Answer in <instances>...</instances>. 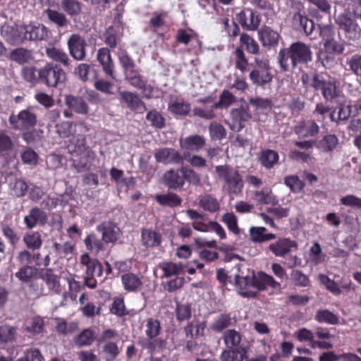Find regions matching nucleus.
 I'll use <instances>...</instances> for the list:
<instances>
[{
  "label": "nucleus",
  "instance_id": "f257e3e1",
  "mask_svg": "<svg viewBox=\"0 0 361 361\" xmlns=\"http://www.w3.org/2000/svg\"><path fill=\"white\" fill-rule=\"evenodd\" d=\"M282 71H288L298 63H307L312 60V51L308 46L302 42H295L289 48L281 49L278 56Z\"/></svg>",
  "mask_w": 361,
  "mask_h": 361
},
{
  "label": "nucleus",
  "instance_id": "f03ea898",
  "mask_svg": "<svg viewBox=\"0 0 361 361\" xmlns=\"http://www.w3.org/2000/svg\"><path fill=\"white\" fill-rule=\"evenodd\" d=\"M236 285L240 287V294L245 297H254L257 291L266 289L268 286L273 288L280 287L271 276L260 272L252 279L248 277H237Z\"/></svg>",
  "mask_w": 361,
  "mask_h": 361
},
{
  "label": "nucleus",
  "instance_id": "7ed1b4c3",
  "mask_svg": "<svg viewBox=\"0 0 361 361\" xmlns=\"http://www.w3.org/2000/svg\"><path fill=\"white\" fill-rule=\"evenodd\" d=\"M215 173L222 183V190L229 195H238L242 192L244 183L239 171L229 166L220 165L215 167Z\"/></svg>",
  "mask_w": 361,
  "mask_h": 361
},
{
  "label": "nucleus",
  "instance_id": "20e7f679",
  "mask_svg": "<svg viewBox=\"0 0 361 361\" xmlns=\"http://www.w3.org/2000/svg\"><path fill=\"white\" fill-rule=\"evenodd\" d=\"M301 80L306 87H313L317 90H321L323 97L331 100L338 95V90L334 79L322 75H308L303 73Z\"/></svg>",
  "mask_w": 361,
  "mask_h": 361
},
{
  "label": "nucleus",
  "instance_id": "39448f33",
  "mask_svg": "<svg viewBox=\"0 0 361 361\" xmlns=\"http://www.w3.org/2000/svg\"><path fill=\"white\" fill-rule=\"evenodd\" d=\"M38 75L39 80L49 87H56L63 82L66 78L63 71L52 63H47L38 70Z\"/></svg>",
  "mask_w": 361,
  "mask_h": 361
},
{
  "label": "nucleus",
  "instance_id": "423d86ee",
  "mask_svg": "<svg viewBox=\"0 0 361 361\" xmlns=\"http://www.w3.org/2000/svg\"><path fill=\"white\" fill-rule=\"evenodd\" d=\"M9 121L17 130H27L33 128L37 123L36 115L30 109H25L18 115H11Z\"/></svg>",
  "mask_w": 361,
  "mask_h": 361
},
{
  "label": "nucleus",
  "instance_id": "0eeeda50",
  "mask_svg": "<svg viewBox=\"0 0 361 361\" xmlns=\"http://www.w3.org/2000/svg\"><path fill=\"white\" fill-rule=\"evenodd\" d=\"M298 249V243L289 238L281 237L271 243L268 250L276 257H285L293 250Z\"/></svg>",
  "mask_w": 361,
  "mask_h": 361
},
{
  "label": "nucleus",
  "instance_id": "6e6552de",
  "mask_svg": "<svg viewBox=\"0 0 361 361\" xmlns=\"http://www.w3.org/2000/svg\"><path fill=\"white\" fill-rule=\"evenodd\" d=\"M161 332V325L157 319L149 318L147 320L145 326V334L150 340L148 341V347L152 350L161 348L165 345V341L162 339H154Z\"/></svg>",
  "mask_w": 361,
  "mask_h": 361
},
{
  "label": "nucleus",
  "instance_id": "1a4fd4ad",
  "mask_svg": "<svg viewBox=\"0 0 361 361\" xmlns=\"http://www.w3.org/2000/svg\"><path fill=\"white\" fill-rule=\"evenodd\" d=\"M237 18L243 27L247 30H256L261 22L257 13L250 8H244L238 15Z\"/></svg>",
  "mask_w": 361,
  "mask_h": 361
},
{
  "label": "nucleus",
  "instance_id": "9d476101",
  "mask_svg": "<svg viewBox=\"0 0 361 361\" xmlns=\"http://www.w3.org/2000/svg\"><path fill=\"white\" fill-rule=\"evenodd\" d=\"M295 336L300 342H309L312 348L330 349L333 348V345L329 341L314 340V334L305 328L296 331Z\"/></svg>",
  "mask_w": 361,
  "mask_h": 361
},
{
  "label": "nucleus",
  "instance_id": "9b49d317",
  "mask_svg": "<svg viewBox=\"0 0 361 361\" xmlns=\"http://www.w3.org/2000/svg\"><path fill=\"white\" fill-rule=\"evenodd\" d=\"M68 48L71 55L78 61H82L85 59L86 52L85 40L79 35L73 34L68 41Z\"/></svg>",
  "mask_w": 361,
  "mask_h": 361
},
{
  "label": "nucleus",
  "instance_id": "f8f14e48",
  "mask_svg": "<svg viewBox=\"0 0 361 361\" xmlns=\"http://www.w3.org/2000/svg\"><path fill=\"white\" fill-rule=\"evenodd\" d=\"M231 115L233 122L231 128L236 131H240L243 129V123L251 118V114L247 104L241 105L240 108L232 109Z\"/></svg>",
  "mask_w": 361,
  "mask_h": 361
},
{
  "label": "nucleus",
  "instance_id": "ddd939ff",
  "mask_svg": "<svg viewBox=\"0 0 361 361\" xmlns=\"http://www.w3.org/2000/svg\"><path fill=\"white\" fill-rule=\"evenodd\" d=\"M47 221V213L38 207L32 208L29 214L24 217V222L29 229L33 228L37 225H44Z\"/></svg>",
  "mask_w": 361,
  "mask_h": 361
},
{
  "label": "nucleus",
  "instance_id": "4468645a",
  "mask_svg": "<svg viewBox=\"0 0 361 361\" xmlns=\"http://www.w3.org/2000/svg\"><path fill=\"white\" fill-rule=\"evenodd\" d=\"M97 59L102 66L104 72L112 79H114V63L109 49L107 48L99 49L97 51Z\"/></svg>",
  "mask_w": 361,
  "mask_h": 361
},
{
  "label": "nucleus",
  "instance_id": "2eb2a0df",
  "mask_svg": "<svg viewBox=\"0 0 361 361\" xmlns=\"http://www.w3.org/2000/svg\"><path fill=\"white\" fill-rule=\"evenodd\" d=\"M97 230L102 233V240L106 243H114L120 235L119 228L110 221L101 224L97 227Z\"/></svg>",
  "mask_w": 361,
  "mask_h": 361
},
{
  "label": "nucleus",
  "instance_id": "dca6fc26",
  "mask_svg": "<svg viewBox=\"0 0 361 361\" xmlns=\"http://www.w3.org/2000/svg\"><path fill=\"white\" fill-rule=\"evenodd\" d=\"M94 159L92 151H85L83 153L73 154V165L78 172L90 169L92 161Z\"/></svg>",
  "mask_w": 361,
  "mask_h": 361
},
{
  "label": "nucleus",
  "instance_id": "f3484780",
  "mask_svg": "<svg viewBox=\"0 0 361 361\" xmlns=\"http://www.w3.org/2000/svg\"><path fill=\"white\" fill-rule=\"evenodd\" d=\"M186 214L192 220V226L195 230L200 232L209 231L211 221H209L204 214L194 209L187 210Z\"/></svg>",
  "mask_w": 361,
  "mask_h": 361
},
{
  "label": "nucleus",
  "instance_id": "a211bd4d",
  "mask_svg": "<svg viewBox=\"0 0 361 361\" xmlns=\"http://www.w3.org/2000/svg\"><path fill=\"white\" fill-rule=\"evenodd\" d=\"M80 264L85 267V275H97L101 276L102 274V266L96 259H92L87 253L82 254L79 259Z\"/></svg>",
  "mask_w": 361,
  "mask_h": 361
},
{
  "label": "nucleus",
  "instance_id": "6ab92c4d",
  "mask_svg": "<svg viewBox=\"0 0 361 361\" xmlns=\"http://www.w3.org/2000/svg\"><path fill=\"white\" fill-rule=\"evenodd\" d=\"M155 159L159 162L164 164H179L182 161V157L174 149L163 148L159 149L154 154Z\"/></svg>",
  "mask_w": 361,
  "mask_h": 361
},
{
  "label": "nucleus",
  "instance_id": "aec40b11",
  "mask_svg": "<svg viewBox=\"0 0 361 361\" xmlns=\"http://www.w3.org/2000/svg\"><path fill=\"white\" fill-rule=\"evenodd\" d=\"M19 29L20 31H25L23 38L26 39L42 40L45 39L49 35L47 28L42 25H39L38 26H20Z\"/></svg>",
  "mask_w": 361,
  "mask_h": 361
},
{
  "label": "nucleus",
  "instance_id": "412c9836",
  "mask_svg": "<svg viewBox=\"0 0 361 361\" xmlns=\"http://www.w3.org/2000/svg\"><path fill=\"white\" fill-rule=\"evenodd\" d=\"M259 39L263 47H275L278 44L280 38L279 34L268 26L262 27L258 31Z\"/></svg>",
  "mask_w": 361,
  "mask_h": 361
},
{
  "label": "nucleus",
  "instance_id": "4be33fe9",
  "mask_svg": "<svg viewBox=\"0 0 361 361\" xmlns=\"http://www.w3.org/2000/svg\"><path fill=\"white\" fill-rule=\"evenodd\" d=\"M338 23L349 38L355 39L360 35L361 29L354 19L343 15L338 18Z\"/></svg>",
  "mask_w": 361,
  "mask_h": 361
},
{
  "label": "nucleus",
  "instance_id": "5701e85b",
  "mask_svg": "<svg viewBox=\"0 0 361 361\" xmlns=\"http://www.w3.org/2000/svg\"><path fill=\"white\" fill-rule=\"evenodd\" d=\"M295 133L300 137H313L318 134L319 128L318 125L312 120L299 123L295 127Z\"/></svg>",
  "mask_w": 361,
  "mask_h": 361
},
{
  "label": "nucleus",
  "instance_id": "b1692460",
  "mask_svg": "<svg viewBox=\"0 0 361 361\" xmlns=\"http://www.w3.org/2000/svg\"><path fill=\"white\" fill-rule=\"evenodd\" d=\"M164 181L170 189L181 188L184 185V178L180 172V169L177 171L169 170L166 171L164 176Z\"/></svg>",
  "mask_w": 361,
  "mask_h": 361
},
{
  "label": "nucleus",
  "instance_id": "393cba45",
  "mask_svg": "<svg viewBox=\"0 0 361 361\" xmlns=\"http://www.w3.org/2000/svg\"><path fill=\"white\" fill-rule=\"evenodd\" d=\"M205 145V140L199 135H190L180 140V145L182 149L188 151L197 152Z\"/></svg>",
  "mask_w": 361,
  "mask_h": 361
},
{
  "label": "nucleus",
  "instance_id": "a878e982",
  "mask_svg": "<svg viewBox=\"0 0 361 361\" xmlns=\"http://www.w3.org/2000/svg\"><path fill=\"white\" fill-rule=\"evenodd\" d=\"M121 99L127 106L133 111L145 110V105L139 97L130 92L123 91L120 92Z\"/></svg>",
  "mask_w": 361,
  "mask_h": 361
},
{
  "label": "nucleus",
  "instance_id": "bb28decb",
  "mask_svg": "<svg viewBox=\"0 0 361 361\" xmlns=\"http://www.w3.org/2000/svg\"><path fill=\"white\" fill-rule=\"evenodd\" d=\"M253 84L259 86L264 85L272 80V75L269 71L254 68L249 75Z\"/></svg>",
  "mask_w": 361,
  "mask_h": 361
},
{
  "label": "nucleus",
  "instance_id": "cd10ccee",
  "mask_svg": "<svg viewBox=\"0 0 361 361\" xmlns=\"http://www.w3.org/2000/svg\"><path fill=\"white\" fill-rule=\"evenodd\" d=\"M250 239L254 243H264L276 238V235L267 233L264 227H251L250 228Z\"/></svg>",
  "mask_w": 361,
  "mask_h": 361
},
{
  "label": "nucleus",
  "instance_id": "c85d7f7f",
  "mask_svg": "<svg viewBox=\"0 0 361 361\" xmlns=\"http://www.w3.org/2000/svg\"><path fill=\"white\" fill-rule=\"evenodd\" d=\"M254 200L258 204H278V200L273 195L271 189L265 188L254 194Z\"/></svg>",
  "mask_w": 361,
  "mask_h": 361
},
{
  "label": "nucleus",
  "instance_id": "c756f323",
  "mask_svg": "<svg viewBox=\"0 0 361 361\" xmlns=\"http://www.w3.org/2000/svg\"><path fill=\"white\" fill-rule=\"evenodd\" d=\"M161 235L152 230L144 229L142 231V244L147 247H156L161 243Z\"/></svg>",
  "mask_w": 361,
  "mask_h": 361
},
{
  "label": "nucleus",
  "instance_id": "7c9ffc66",
  "mask_svg": "<svg viewBox=\"0 0 361 361\" xmlns=\"http://www.w3.org/2000/svg\"><path fill=\"white\" fill-rule=\"evenodd\" d=\"M122 283L126 290L135 291L142 286L140 279L132 273L126 274L121 277Z\"/></svg>",
  "mask_w": 361,
  "mask_h": 361
},
{
  "label": "nucleus",
  "instance_id": "2f4dec72",
  "mask_svg": "<svg viewBox=\"0 0 361 361\" xmlns=\"http://www.w3.org/2000/svg\"><path fill=\"white\" fill-rule=\"evenodd\" d=\"M66 104L69 108L78 114H85L87 113V105L80 97H76L71 95L67 96L66 97Z\"/></svg>",
  "mask_w": 361,
  "mask_h": 361
},
{
  "label": "nucleus",
  "instance_id": "473e14b6",
  "mask_svg": "<svg viewBox=\"0 0 361 361\" xmlns=\"http://www.w3.org/2000/svg\"><path fill=\"white\" fill-rule=\"evenodd\" d=\"M76 126L85 128L86 130H87V128H86L84 123L80 122L78 123H75L69 122V121L63 122L61 124L57 125L56 130L61 137H68L71 135H73L75 133Z\"/></svg>",
  "mask_w": 361,
  "mask_h": 361
},
{
  "label": "nucleus",
  "instance_id": "72a5a7b5",
  "mask_svg": "<svg viewBox=\"0 0 361 361\" xmlns=\"http://www.w3.org/2000/svg\"><path fill=\"white\" fill-rule=\"evenodd\" d=\"M199 206L204 210L214 213L219 210L220 204L216 197L205 195L200 197Z\"/></svg>",
  "mask_w": 361,
  "mask_h": 361
},
{
  "label": "nucleus",
  "instance_id": "f704fd0d",
  "mask_svg": "<svg viewBox=\"0 0 361 361\" xmlns=\"http://www.w3.org/2000/svg\"><path fill=\"white\" fill-rule=\"evenodd\" d=\"M96 338L95 332L91 329H84L80 334L77 335L73 341L76 345L79 347L90 345Z\"/></svg>",
  "mask_w": 361,
  "mask_h": 361
},
{
  "label": "nucleus",
  "instance_id": "c9c22d12",
  "mask_svg": "<svg viewBox=\"0 0 361 361\" xmlns=\"http://www.w3.org/2000/svg\"><path fill=\"white\" fill-rule=\"evenodd\" d=\"M245 357L246 350L244 348L225 350L221 355L222 361H243Z\"/></svg>",
  "mask_w": 361,
  "mask_h": 361
},
{
  "label": "nucleus",
  "instance_id": "e433bc0d",
  "mask_svg": "<svg viewBox=\"0 0 361 361\" xmlns=\"http://www.w3.org/2000/svg\"><path fill=\"white\" fill-rule=\"evenodd\" d=\"M260 162L267 169L272 168L279 160L278 153L271 149L263 150L259 157Z\"/></svg>",
  "mask_w": 361,
  "mask_h": 361
},
{
  "label": "nucleus",
  "instance_id": "4c0bfd02",
  "mask_svg": "<svg viewBox=\"0 0 361 361\" xmlns=\"http://www.w3.org/2000/svg\"><path fill=\"white\" fill-rule=\"evenodd\" d=\"M156 200L163 206L171 207L178 206L181 204V198L176 194L169 192L166 195H157Z\"/></svg>",
  "mask_w": 361,
  "mask_h": 361
},
{
  "label": "nucleus",
  "instance_id": "58836bf2",
  "mask_svg": "<svg viewBox=\"0 0 361 361\" xmlns=\"http://www.w3.org/2000/svg\"><path fill=\"white\" fill-rule=\"evenodd\" d=\"M84 242L86 248L95 255L104 250V243L95 234L88 235Z\"/></svg>",
  "mask_w": 361,
  "mask_h": 361
},
{
  "label": "nucleus",
  "instance_id": "ea45409f",
  "mask_svg": "<svg viewBox=\"0 0 361 361\" xmlns=\"http://www.w3.org/2000/svg\"><path fill=\"white\" fill-rule=\"evenodd\" d=\"M169 110L174 114L185 116L190 112V104L183 100L176 99L170 102Z\"/></svg>",
  "mask_w": 361,
  "mask_h": 361
},
{
  "label": "nucleus",
  "instance_id": "a19ab883",
  "mask_svg": "<svg viewBox=\"0 0 361 361\" xmlns=\"http://www.w3.org/2000/svg\"><path fill=\"white\" fill-rule=\"evenodd\" d=\"M46 54L51 59L61 63L65 66L69 65L68 55L60 49L54 47H49L46 49Z\"/></svg>",
  "mask_w": 361,
  "mask_h": 361
},
{
  "label": "nucleus",
  "instance_id": "79ce46f5",
  "mask_svg": "<svg viewBox=\"0 0 361 361\" xmlns=\"http://www.w3.org/2000/svg\"><path fill=\"white\" fill-rule=\"evenodd\" d=\"M43 280L46 282L51 293H59L61 286L58 276L52 273L50 269H47L43 276Z\"/></svg>",
  "mask_w": 361,
  "mask_h": 361
},
{
  "label": "nucleus",
  "instance_id": "37998d69",
  "mask_svg": "<svg viewBox=\"0 0 361 361\" xmlns=\"http://www.w3.org/2000/svg\"><path fill=\"white\" fill-rule=\"evenodd\" d=\"M176 41L180 44H188L190 42L195 41L199 43L197 35L192 30L180 29L176 35Z\"/></svg>",
  "mask_w": 361,
  "mask_h": 361
},
{
  "label": "nucleus",
  "instance_id": "c03bdc74",
  "mask_svg": "<svg viewBox=\"0 0 361 361\" xmlns=\"http://www.w3.org/2000/svg\"><path fill=\"white\" fill-rule=\"evenodd\" d=\"M26 246L32 250L39 248L42 244L41 235L38 232L27 233L23 237Z\"/></svg>",
  "mask_w": 361,
  "mask_h": 361
},
{
  "label": "nucleus",
  "instance_id": "a18cd8bd",
  "mask_svg": "<svg viewBox=\"0 0 361 361\" xmlns=\"http://www.w3.org/2000/svg\"><path fill=\"white\" fill-rule=\"evenodd\" d=\"M10 59L13 61L23 64L29 62L32 59V54L27 49L19 48L11 52Z\"/></svg>",
  "mask_w": 361,
  "mask_h": 361
},
{
  "label": "nucleus",
  "instance_id": "49530a36",
  "mask_svg": "<svg viewBox=\"0 0 361 361\" xmlns=\"http://www.w3.org/2000/svg\"><path fill=\"white\" fill-rule=\"evenodd\" d=\"M236 101L235 97L228 90H224L219 96V102L214 104L216 109H227Z\"/></svg>",
  "mask_w": 361,
  "mask_h": 361
},
{
  "label": "nucleus",
  "instance_id": "de8ad7c7",
  "mask_svg": "<svg viewBox=\"0 0 361 361\" xmlns=\"http://www.w3.org/2000/svg\"><path fill=\"white\" fill-rule=\"evenodd\" d=\"M68 152L72 154H80L85 152V151H90L85 145V138L83 136L79 137L73 138V143L70 144L67 147Z\"/></svg>",
  "mask_w": 361,
  "mask_h": 361
},
{
  "label": "nucleus",
  "instance_id": "09e8293b",
  "mask_svg": "<svg viewBox=\"0 0 361 361\" xmlns=\"http://www.w3.org/2000/svg\"><path fill=\"white\" fill-rule=\"evenodd\" d=\"M37 274V269L32 266H23L18 272L16 276L21 281L28 282L34 279Z\"/></svg>",
  "mask_w": 361,
  "mask_h": 361
},
{
  "label": "nucleus",
  "instance_id": "8fccbe9b",
  "mask_svg": "<svg viewBox=\"0 0 361 361\" xmlns=\"http://www.w3.org/2000/svg\"><path fill=\"white\" fill-rule=\"evenodd\" d=\"M160 267L164 271V276L166 277L178 275L181 274L184 269V267L182 264L173 262H163L160 264Z\"/></svg>",
  "mask_w": 361,
  "mask_h": 361
},
{
  "label": "nucleus",
  "instance_id": "3c124183",
  "mask_svg": "<svg viewBox=\"0 0 361 361\" xmlns=\"http://www.w3.org/2000/svg\"><path fill=\"white\" fill-rule=\"evenodd\" d=\"M221 221L233 234L236 235L240 234V230L238 225V219L233 213H226L222 216Z\"/></svg>",
  "mask_w": 361,
  "mask_h": 361
},
{
  "label": "nucleus",
  "instance_id": "603ef678",
  "mask_svg": "<svg viewBox=\"0 0 361 361\" xmlns=\"http://www.w3.org/2000/svg\"><path fill=\"white\" fill-rule=\"evenodd\" d=\"M16 336V329L9 325L0 326V341L1 343L13 342Z\"/></svg>",
  "mask_w": 361,
  "mask_h": 361
},
{
  "label": "nucleus",
  "instance_id": "864d4df0",
  "mask_svg": "<svg viewBox=\"0 0 361 361\" xmlns=\"http://www.w3.org/2000/svg\"><path fill=\"white\" fill-rule=\"evenodd\" d=\"M337 145V137L334 135H328L318 142L317 147L324 152H330L335 149Z\"/></svg>",
  "mask_w": 361,
  "mask_h": 361
},
{
  "label": "nucleus",
  "instance_id": "5fc2aeb1",
  "mask_svg": "<svg viewBox=\"0 0 361 361\" xmlns=\"http://www.w3.org/2000/svg\"><path fill=\"white\" fill-rule=\"evenodd\" d=\"M240 43L245 47L247 52L257 54L259 50L257 42L247 34H242L240 38Z\"/></svg>",
  "mask_w": 361,
  "mask_h": 361
},
{
  "label": "nucleus",
  "instance_id": "6e6d98bb",
  "mask_svg": "<svg viewBox=\"0 0 361 361\" xmlns=\"http://www.w3.org/2000/svg\"><path fill=\"white\" fill-rule=\"evenodd\" d=\"M234 62L235 68L241 72H245L247 70L248 61L241 48H237L234 51Z\"/></svg>",
  "mask_w": 361,
  "mask_h": 361
},
{
  "label": "nucleus",
  "instance_id": "4d7b16f0",
  "mask_svg": "<svg viewBox=\"0 0 361 361\" xmlns=\"http://www.w3.org/2000/svg\"><path fill=\"white\" fill-rule=\"evenodd\" d=\"M61 7L71 16L78 15L81 11V4L76 0H62Z\"/></svg>",
  "mask_w": 361,
  "mask_h": 361
},
{
  "label": "nucleus",
  "instance_id": "13d9d810",
  "mask_svg": "<svg viewBox=\"0 0 361 361\" xmlns=\"http://www.w3.org/2000/svg\"><path fill=\"white\" fill-rule=\"evenodd\" d=\"M224 340L226 346L232 348L239 345L241 338L239 333L235 330H228L224 334Z\"/></svg>",
  "mask_w": 361,
  "mask_h": 361
},
{
  "label": "nucleus",
  "instance_id": "bf43d9fd",
  "mask_svg": "<svg viewBox=\"0 0 361 361\" xmlns=\"http://www.w3.org/2000/svg\"><path fill=\"white\" fill-rule=\"evenodd\" d=\"M205 328V325L203 323H189L185 328V334L187 337H190L191 338L197 337L198 336L202 335L204 330Z\"/></svg>",
  "mask_w": 361,
  "mask_h": 361
},
{
  "label": "nucleus",
  "instance_id": "052dcab7",
  "mask_svg": "<svg viewBox=\"0 0 361 361\" xmlns=\"http://www.w3.org/2000/svg\"><path fill=\"white\" fill-rule=\"evenodd\" d=\"M284 183L293 192H300L304 188L303 182L295 175L286 176L284 179Z\"/></svg>",
  "mask_w": 361,
  "mask_h": 361
},
{
  "label": "nucleus",
  "instance_id": "680f3d73",
  "mask_svg": "<svg viewBox=\"0 0 361 361\" xmlns=\"http://www.w3.org/2000/svg\"><path fill=\"white\" fill-rule=\"evenodd\" d=\"M10 187L12 194L18 197H23L27 190V185L22 179H16L11 183Z\"/></svg>",
  "mask_w": 361,
  "mask_h": 361
},
{
  "label": "nucleus",
  "instance_id": "e2e57ef3",
  "mask_svg": "<svg viewBox=\"0 0 361 361\" xmlns=\"http://www.w3.org/2000/svg\"><path fill=\"white\" fill-rule=\"evenodd\" d=\"M146 118L151 125L157 128H162L165 125V119L157 111L152 110L147 113Z\"/></svg>",
  "mask_w": 361,
  "mask_h": 361
},
{
  "label": "nucleus",
  "instance_id": "0e129e2a",
  "mask_svg": "<svg viewBox=\"0 0 361 361\" xmlns=\"http://www.w3.org/2000/svg\"><path fill=\"white\" fill-rule=\"evenodd\" d=\"M315 319L319 322H325L331 324H335L338 321L336 315L326 310L318 311L315 315Z\"/></svg>",
  "mask_w": 361,
  "mask_h": 361
},
{
  "label": "nucleus",
  "instance_id": "69168bd1",
  "mask_svg": "<svg viewBox=\"0 0 361 361\" xmlns=\"http://www.w3.org/2000/svg\"><path fill=\"white\" fill-rule=\"evenodd\" d=\"M231 323V318L227 314L219 315L212 323L211 329L216 332H221L227 328Z\"/></svg>",
  "mask_w": 361,
  "mask_h": 361
},
{
  "label": "nucleus",
  "instance_id": "338daca9",
  "mask_svg": "<svg viewBox=\"0 0 361 361\" xmlns=\"http://www.w3.org/2000/svg\"><path fill=\"white\" fill-rule=\"evenodd\" d=\"M103 351L106 355V360H114L120 353V349L117 344L113 341H107L104 343Z\"/></svg>",
  "mask_w": 361,
  "mask_h": 361
},
{
  "label": "nucleus",
  "instance_id": "774afa93",
  "mask_svg": "<svg viewBox=\"0 0 361 361\" xmlns=\"http://www.w3.org/2000/svg\"><path fill=\"white\" fill-rule=\"evenodd\" d=\"M249 103L256 111L271 109L272 107V102L269 99L260 97H251L249 99Z\"/></svg>",
  "mask_w": 361,
  "mask_h": 361
}]
</instances>
